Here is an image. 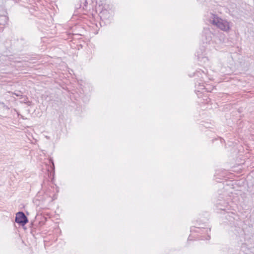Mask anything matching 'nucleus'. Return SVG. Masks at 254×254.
Instances as JSON below:
<instances>
[{
    "label": "nucleus",
    "mask_w": 254,
    "mask_h": 254,
    "mask_svg": "<svg viewBox=\"0 0 254 254\" xmlns=\"http://www.w3.org/2000/svg\"><path fill=\"white\" fill-rule=\"evenodd\" d=\"M47 171L50 173V175H52V174L54 175L55 174V165L54 161L51 158L49 159V164Z\"/></svg>",
    "instance_id": "nucleus-3"
},
{
    "label": "nucleus",
    "mask_w": 254,
    "mask_h": 254,
    "mask_svg": "<svg viewBox=\"0 0 254 254\" xmlns=\"http://www.w3.org/2000/svg\"><path fill=\"white\" fill-rule=\"evenodd\" d=\"M15 221L23 226L28 222V220L24 213L22 211H19L16 214Z\"/></svg>",
    "instance_id": "nucleus-2"
},
{
    "label": "nucleus",
    "mask_w": 254,
    "mask_h": 254,
    "mask_svg": "<svg viewBox=\"0 0 254 254\" xmlns=\"http://www.w3.org/2000/svg\"><path fill=\"white\" fill-rule=\"evenodd\" d=\"M0 20H3V22H0V25H5L7 23V20H8V17L6 16H0Z\"/></svg>",
    "instance_id": "nucleus-4"
},
{
    "label": "nucleus",
    "mask_w": 254,
    "mask_h": 254,
    "mask_svg": "<svg viewBox=\"0 0 254 254\" xmlns=\"http://www.w3.org/2000/svg\"><path fill=\"white\" fill-rule=\"evenodd\" d=\"M202 231L208 233V232H210V228H204L202 230Z\"/></svg>",
    "instance_id": "nucleus-7"
},
{
    "label": "nucleus",
    "mask_w": 254,
    "mask_h": 254,
    "mask_svg": "<svg viewBox=\"0 0 254 254\" xmlns=\"http://www.w3.org/2000/svg\"><path fill=\"white\" fill-rule=\"evenodd\" d=\"M108 11L106 10L102 11L100 13L101 18L103 17L104 18H106V14H107Z\"/></svg>",
    "instance_id": "nucleus-5"
},
{
    "label": "nucleus",
    "mask_w": 254,
    "mask_h": 254,
    "mask_svg": "<svg viewBox=\"0 0 254 254\" xmlns=\"http://www.w3.org/2000/svg\"><path fill=\"white\" fill-rule=\"evenodd\" d=\"M224 204H225V205H224V206H222V207H220V206H219V205L220 204V203H217V207L219 209H221V210H225V206H226V203L224 202Z\"/></svg>",
    "instance_id": "nucleus-6"
},
{
    "label": "nucleus",
    "mask_w": 254,
    "mask_h": 254,
    "mask_svg": "<svg viewBox=\"0 0 254 254\" xmlns=\"http://www.w3.org/2000/svg\"><path fill=\"white\" fill-rule=\"evenodd\" d=\"M210 239V236L209 235H207V238H206V240H209Z\"/></svg>",
    "instance_id": "nucleus-8"
},
{
    "label": "nucleus",
    "mask_w": 254,
    "mask_h": 254,
    "mask_svg": "<svg viewBox=\"0 0 254 254\" xmlns=\"http://www.w3.org/2000/svg\"><path fill=\"white\" fill-rule=\"evenodd\" d=\"M210 22L222 31L227 32L230 29V22L219 17L217 15L211 14Z\"/></svg>",
    "instance_id": "nucleus-1"
}]
</instances>
